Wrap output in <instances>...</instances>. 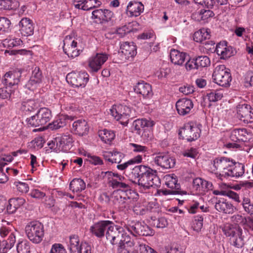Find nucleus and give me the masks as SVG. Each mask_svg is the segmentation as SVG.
Instances as JSON below:
<instances>
[{
    "mask_svg": "<svg viewBox=\"0 0 253 253\" xmlns=\"http://www.w3.org/2000/svg\"><path fill=\"white\" fill-rule=\"evenodd\" d=\"M106 237L112 245L118 244L121 249L125 248V245L130 247L134 245L133 240L126 232L124 226L115 225L113 222L106 232Z\"/></svg>",
    "mask_w": 253,
    "mask_h": 253,
    "instance_id": "nucleus-1",
    "label": "nucleus"
},
{
    "mask_svg": "<svg viewBox=\"0 0 253 253\" xmlns=\"http://www.w3.org/2000/svg\"><path fill=\"white\" fill-rule=\"evenodd\" d=\"M130 188V187L128 189L116 188V190L113 192L110 198L107 193H103L101 198L106 202L111 200L115 205L123 210L128 207L131 202L132 198L129 196L131 193Z\"/></svg>",
    "mask_w": 253,
    "mask_h": 253,
    "instance_id": "nucleus-2",
    "label": "nucleus"
},
{
    "mask_svg": "<svg viewBox=\"0 0 253 253\" xmlns=\"http://www.w3.org/2000/svg\"><path fill=\"white\" fill-rule=\"evenodd\" d=\"M233 159L226 157L215 158L211 162L212 167L211 169L212 172L214 173L221 180H223L224 178H227V172L233 166Z\"/></svg>",
    "mask_w": 253,
    "mask_h": 253,
    "instance_id": "nucleus-3",
    "label": "nucleus"
},
{
    "mask_svg": "<svg viewBox=\"0 0 253 253\" xmlns=\"http://www.w3.org/2000/svg\"><path fill=\"white\" fill-rule=\"evenodd\" d=\"M25 232L28 239L35 244L41 243L44 236V226L38 221L29 222L25 226Z\"/></svg>",
    "mask_w": 253,
    "mask_h": 253,
    "instance_id": "nucleus-4",
    "label": "nucleus"
},
{
    "mask_svg": "<svg viewBox=\"0 0 253 253\" xmlns=\"http://www.w3.org/2000/svg\"><path fill=\"white\" fill-rule=\"evenodd\" d=\"M201 124L195 122H189L184 124L179 131V135L183 139L192 142L197 140L201 133Z\"/></svg>",
    "mask_w": 253,
    "mask_h": 253,
    "instance_id": "nucleus-5",
    "label": "nucleus"
},
{
    "mask_svg": "<svg viewBox=\"0 0 253 253\" xmlns=\"http://www.w3.org/2000/svg\"><path fill=\"white\" fill-rule=\"evenodd\" d=\"M111 115L116 120L120 121L124 126L128 123L129 117L130 116L131 110L130 107L122 104H115L110 109Z\"/></svg>",
    "mask_w": 253,
    "mask_h": 253,
    "instance_id": "nucleus-6",
    "label": "nucleus"
},
{
    "mask_svg": "<svg viewBox=\"0 0 253 253\" xmlns=\"http://www.w3.org/2000/svg\"><path fill=\"white\" fill-rule=\"evenodd\" d=\"M212 79L217 84L222 86H228L232 80L230 73L224 65L217 66L212 74Z\"/></svg>",
    "mask_w": 253,
    "mask_h": 253,
    "instance_id": "nucleus-7",
    "label": "nucleus"
},
{
    "mask_svg": "<svg viewBox=\"0 0 253 253\" xmlns=\"http://www.w3.org/2000/svg\"><path fill=\"white\" fill-rule=\"evenodd\" d=\"M67 81L76 87H84L89 80V75L85 71L71 73L67 75Z\"/></svg>",
    "mask_w": 253,
    "mask_h": 253,
    "instance_id": "nucleus-8",
    "label": "nucleus"
},
{
    "mask_svg": "<svg viewBox=\"0 0 253 253\" xmlns=\"http://www.w3.org/2000/svg\"><path fill=\"white\" fill-rule=\"evenodd\" d=\"M237 117L245 124L253 123V109L247 104H241L237 106Z\"/></svg>",
    "mask_w": 253,
    "mask_h": 253,
    "instance_id": "nucleus-9",
    "label": "nucleus"
},
{
    "mask_svg": "<svg viewBox=\"0 0 253 253\" xmlns=\"http://www.w3.org/2000/svg\"><path fill=\"white\" fill-rule=\"evenodd\" d=\"M108 59V55L106 53H97L88 59V65L92 73L97 72Z\"/></svg>",
    "mask_w": 253,
    "mask_h": 253,
    "instance_id": "nucleus-10",
    "label": "nucleus"
},
{
    "mask_svg": "<svg viewBox=\"0 0 253 253\" xmlns=\"http://www.w3.org/2000/svg\"><path fill=\"white\" fill-rule=\"evenodd\" d=\"M154 162L163 169H169L174 167L175 160L168 154L160 153L154 158Z\"/></svg>",
    "mask_w": 253,
    "mask_h": 253,
    "instance_id": "nucleus-11",
    "label": "nucleus"
},
{
    "mask_svg": "<svg viewBox=\"0 0 253 253\" xmlns=\"http://www.w3.org/2000/svg\"><path fill=\"white\" fill-rule=\"evenodd\" d=\"M154 170L149 167L146 170V172H144L142 176L135 183L138 184L141 191L145 190L153 186L154 184Z\"/></svg>",
    "mask_w": 253,
    "mask_h": 253,
    "instance_id": "nucleus-12",
    "label": "nucleus"
},
{
    "mask_svg": "<svg viewBox=\"0 0 253 253\" xmlns=\"http://www.w3.org/2000/svg\"><path fill=\"white\" fill-rule=\"evenodd\" d=\"M110 224H112L110 220H100L94 223L90 228V231L92 235L99 238H103L105 232L108 229Z\"/></svg>",
    "mask_w": 253,
    "mask_h": 253,
    "instance_id": "nucleus-13",
    "label": "nucleus"
},
{
    "mask_svg": "<svg viewBox=\"0 0 253 253\" xmlns=\"http://www.w3.org/2000/svg\"><path fill=\"white\" fill-rule=\"evenodd\" d=\"M56 147L59 150L66 152L72 147L73 139L70 134L66 133L55 138Z\"/></svg>",
    "mask_w": 253,
    "mask_h": 253,
    "instance_id": "nucleus-14",
    "label": "nucleus"
},
{
    "mask_svg": "<svg viewBox=\"0 0 253 253\" xmlns=\"http://www.w3.org/2000/svg\"><path fill=\"white\" fill-rule=\"evenodd\" d=\"M212 188L211 182L201 178H196L193 181V189L197 194L204 195L208 191L212 190Z\"/></svg>",
    "mask_w": 253,
    "mask_h": 253,
    "instance_id": "nucleus-15",
    "label": "nucleus"
},
{
    "mask_svg": "<svg viewBox=\"0 0 253 253\" xmlns=\"http://www.w3.org/2000/svg\"><path fill=\"white\" fill-rule=\"evenodd\" d=\"M193 106L192 101L186 98L179 99L175 104L177 113L182 116L189 114L193 109Z\"/></svg>",
    "mask_w": 253,
    "mask_h": 253,
    "instance_id": "nucleus-16",
    "label": "nucleus"
},
{
    "mask_svg": "<svg viewBox=\"0 0 253 253\" xmlns=\"http://www.w3.org/2000/svg\"><path fill=\"white\" fill-rule=\"evenodd\" d=\"M20 77L21 73L19 71L8 72L4 75L2 82L5 85L16 90L20 82Z\"/></svg>",
    "mask_w": 253,
    "mask_h": 253,
    "instance_id": "nucleus-17",
    "label": "nucleus"
},
{
    "mask_svg": "<svg viewBox=\"0 0 253 253\" xmlns=\"http://www.w3.org/2000/svg\"><path fill=\"white\" fill-rule=\"evenodd\" d=\"M113 13L108 9H96L92 11L91 18L96 23H103L111 20Z\"/></svg>",
    "mask_w": 253,
    "mask_h": 253,
    "instance_id": "nucleus-18",
    "label": "nucleus"
},
{
    "mask_svg": "<svg viewBox=\"0 0 253 253\" xmlns=\"http://www.w3.org/2000/svg\"><path fill=\"white\" fill-rule=\"evenodd\" d=\"M214 208L218 211L225 214H232L236 209L229 201L224 198H219L217 200Z\"/></svg>",
    "mask_w": 253,
    "mask_h": 253,
    "instance_id": "nucleus-19",
    "label": "nucleus"
},
{
    "mask_svg": "<svg viewBox=\"0 0 253 253\" xmlns=\"http://www.w3.org/2000/svg\"><path fill=\"white\" fill-rule=\"evenodd\" d=\"M144 9V5L141 2L130 1L126 6V13L129 17H137L143 12Z\"/></svg>",
    "mask_w": 253,
    "mask_h": 253,
    "instance_id": "nucleus-20",
    "label": "nucleus"
},
{
    "mask_svg": "<svg viewBox=\"0 0 253 253\" xmlns=\"http://www.w3.org/2000/svg\"><path fill=\"white\" fill-rule=\"evenodd\" d=\"M43 76L39 67H35L32 71L31 78L26 86L29 89H33L38 84L42 83Z\"/></svg>",
    "mask_w": 253,
    "mask_h": 253,
    "instance_id": "nucleus-21",
    "label": "nucleus"
},
{
    "mask_svg": "<svg viewBox=\"0 0 253 253\" xmlns=\"http://www.w3.org/2000/svg\"><path fill=\"white\" fill-rule=\"evenodd\" d=\"M121 55L124 56L125 59L133 57L137 53L136 47L132 42H123L121 44Z\"/></svg>",
    "mask_w": 253,
    "mask_h": 253,
    "instance_id": "nucleus-22",
    "label": "nucleus"
},
{
    "mask_svg": "<svg viewBox=\"0 0 253 253\" xmlns=\"http://www.w3.org/2000/svg\"><path fill=\"white\" fill-rule=\"evenodd\" d=\"M134 91L143 98H150L153 95L151 85L144 81L138 82L134 87Z\"/></svg>",
    "mask_w": 253,
    "mask_h": 253,
    "instance_id": "nucleus-23",
    "label": "nucleus"
},
{
    "mask_svg": "<svg viewBox=\"0 0 253 253\" xmlns=\"http://www.w3.org/2000/svg\"><path fill=\"white\" fill-rule=\"evenodd\" d=\"M20 31L24 36H29L33 34L34 26L32 20L29 18H23L19 23Z\"/></svg>",
    "mask_w": 253,
    "mask_h": 253,
    "instance_id": "nucleus-24",
    "label": "nucleus"
},
{
    "mask_svg": "<svg viewBox=\"0 0 253 253\" xmlns=\"http://www.w3.org/2000/svg\"><path fill=\"white\" fill-rule=\"evenodd\" d=\"M74 117L66 115H60L52 123L48 125V128L55 130L63 127L66 125L69 121L73 120Z\"/></svg>",
    "mask_w": 253,
    "mask_h": 253,
    "instance_id": "nucleus-25",
    "label": "nucleus"
},
{
    "mask_svg": "<svg viewBox=\"0 0 253 253\" xmlns=\"http://www.w3.org/2000/svg\"><path fill=\"white\" fill-rule=\"evenodd\" d=\"M64 42L63 50L65 53L69 57L74 58L80 54V50L76 48L77 45V42L73 40L71 43H70L68 41V37H67Z\"/></svg>",
    "mask_w": 253,
    "mask_h": 253,
    "instance_id": "nucleus-26",
    "label": "nucleus"
},
{
    "mask_svg": "<svg viewBox=\"0 0 253 253\" xmlns=\"http://www.w3.org/2000/svg\"><path fill=\"white\" fill-rule=\"evenodd\" d=\"M148 168L144 165H138L134 167L127 175L129 180L134 183L137 182L138 179L142 176L144 172H146V170Z\"/></svg>",
    "mask_w": 253,
    "mask_h": 253,
    "instance_id": "nucleus-27",
    "label": "nucleus"
},
{
    "mask_svg": "<svg viewBox=\"0 0 253 253\" xmlns=\"http://www.w3.org/2000/svg\"><path fill=\"white\" fill-rule=\"evenodd\" d=\"M113 177H114V178H112L108 181L109 186L113 188L128 189L130 188L129 185L124 181L126 180L124 176L117 173H114Z\"/></svg>",
    "mask_w": 253,
    "mask_h": 253,
    "instance_id": "nucleus-28",
    "label": "nucleus"
},
{
    "mask_svg": "<svg viewBox=\"0 0 253 253\" xmlns=\"http://www.w3.org/2000/svg\"><path fill=\"white\" fill-rule=\"evenodd\" d=\"M72 130L75 133L83 136L87 133L89 126L84 120H78L73 123Z\"/></svg>",
    "mask_w": 253,
    "mask_h": 253,
    "instance_id": "nucleus-29",
    "label": "nucleus"
},
{
    "mask_svg": "<svg viewBox=\"0 0 253 253\" xmlns=\"http://www.w3.org/2000/svg\"><path fill=\"white\" fill-rule=\"evenodd\" d=\"M166 185L173 191H178V194H181L180 185L177 182V177L174 174L166 175L164 177Z\"/></svg>",
    "mask_w": 253,
    "mask_h": 253,
    "instance_id": "nucleus-30",
    "label": "nucleus"
},
{
    "mask_svg": "<svg viewBox=\"0 0 253 253\" xmlns=\"http://www.w3.org/2000/svg\"><path fill=\"white\" fill-rule=\"evenodd\" d=\"M220 58L223 59L228 58L232 55V48L227 45L225 42H220L215 46V51Z\"/></svg>",
    "mask_w": 253,
    "mask_h": 253,
    "instance_id": "nucleus-31",
    "label": "nucleus"
},
{
    "mask_svg": "<svg viewBox=\"0 0 253 253\" xmlns=\"http://www.w3.org/2000/svg\"><path fill=\"white\" fill-rule=\"evenodd\" d=\"M248 132L246 128H236L233 129L230 135V139L234 142H246L248 140Z\"/></svg>",
    "mask_w": 253,
    "mask_h": 253,
    "instance_id": "nucleus-32",
    "label": "nucleus"
},
{
    "mask_svg": "<svg viewBox=\"0 0 253 253\" xmlns=\"http://www.w3.org/2000/svg\"><path fill=\"white\" fill-rule=\"evenodd\" d=\"M103 156L105 160L111 163L119 164L124 158L125 155L121 152L113 150L112 152H104Z\"/></svg>",
    "mask_w": 253,
    "mask_h": 253,
    "instance_id": "nucleus-33",
    "label": "nucleus"
},
{
    "mask_svg": "<svg viewBox=\"0 0 253 253\" xmlns=\"http://www.w3.org/2000/svg\"><path fill=\"white\" fill-rule=\"evenodd\" d=\"M228 171L227 178L239 177L242 176L245 172V166L242 163H236L234 160L233 166Z\"/></svg>",
    "mask_w": 253,
    "mask_h": 253,
    "instance_id": "nucleus-34",
    "label": "nucleus"
},
{
    "mask_svg": "<svg viewBox=\"0 0 253 253\" xmlns=\"http://www.w3.org/2000/svg\"><path fill=\"white\" fill-rule=\"evenodd\" d=\"M25 203V200L23 198H12L9 200L6 210L8 213L12 214L16 210L22 206Z\"/></svg>",
    "mask_w": 253,
    "mask_h": 253,
    "instance_id": "nucleus-35",
    "label": "nucleus"
},
{
    "mask_svg": "<svg viewBox=\"0 0 253 253\" xmlns=\"http://www.w3.org/2000/svg\"><path fill=\"white\" fill-rule=\"evenodd\" d=\"M170 57L171 62L175 65H181L186 60L185 53L181 52L176 49H171L170 52Z\"/></svg>",
    "mask_w": 253,
    "mask_h": 253,
    "instance_id": "nucleus-36",
    "label": "nucleus"
},
{
    "mask_svg": "<svg viewBox=\"0 0 253 253\" xmlns=\"http://www.w3.org/2000/svg\"><path fill=\"white\" fill-rule=\"evenodd\" d=\"M38 107V104L35 100L28 99L22 102L20 109L25 114L28 115L34 112Z\"/></svg>",
    "mask_w": 253,
    "mask_h": 253,
    "instance_id": "nucleus-37",
    "label": "nucleus"
},
{
    "mask_svg": "<svg viewBox=\"0 0 253 253\" xmlns=\"http://www.w3.org/2000/svg\"><path fill=\"white\" fill-rule=\"evenodd\" d=\"M213 16L214 13L211 10L202 9L193 14L192 17L197 21H203L205 22L207 21L208 19L211 18Z\"/></svg>",
    "mask_w": 253,
    "mask_h": 253,
    "instance_id": "nucleus-38",
    "label": "nucleus"
},
{
    "mask_svg": "<svg viewBox=\"0 0 253 253\" xmlns=\"http://www.w3.org/2000/svg\"><path fill=\"white\" fill-rule=\"evenodd\" d=\"M210 30L207 28H202L195 32L193 35L194 40L198 42H202L211 37Z\"/></svg>",
    "mask_w": 253,
    "mask_h": 253,
    "instance_id": "nucleus-39",
    "label": "nucleus"
},
{
    "mask_svg": "<svg viewBox=\"0 0 253 253\" xmlns=\"http://www.w3.org/2000/svg\"><path fill=\"white\" fill-rule=\"evenodd\" d=\"M37 114L42 126L49 122L52 118L51 111L47 108H41Z\"/></svg>",
    "mask_w": 253,
    "mask_h": 253,
    "instance_id": "nucleus-40",
    "label": "nucleus"
},
{
    "mask_svg": "<svg viewBox=\"0 0 253 253\" xmlns=\"http://www.w3.org/2000/svg\"><path fill=\"white\" fill-rule=\"evenodd\" d=\"M139 222L134 220H128L127 223H125L124 225L125 231L127 230L133 236H138L139 229L141 227L139 225Z\"/></svg>",
    "mask_w": 253,
    "mask_h": 253,
    "instance_id": "nucleus-41",
    "label": "nucleus"
},
{
    "mask_svg": "<svg viewBox=\"0 0 253 253\" xmlns=\"http://www.w3.org/2000/svg\"><path fill=\"white\" fill-rule=\"evenodd\" d=\"M68 247L71 253L80 252V248H81V244H80V240L78 235H72L70 236Z\"/></svg>",
    "mask_w": 253,
    "mask_h": 253,
    "instance_id": "nucleus-42",
    "label": "nucleus"
},
{
    "mask_svg": "<svg viewBox=\"0 0 253 253\" xmlns=\"http://www.w3.org/2000/svg\"><path fill=\"white\" fill-rule=\"evenodd\" d=\"M98 135L103 142L108 144H110L115 137L114 132L107 129L99 130Z\"/></svg>",
    "mask_w": 253,
    "mask_h": 253,
    "instance_id": "nucleus-43",
    "label": "nucleus"
},
{
    "mask_svg": "<svg viewBox=\"0 0 253 253\" xmlns=\"http://www.w3.org/2000/svg\"><path fill=\"white\" fill-rule=\"evenodd\" d=\"M242 229L237 225H233L229 223H226L224 225L222 230L224 234L227 237H232L235 234H238L239 232L242 231Z\"/></svg>",
    "mask_w": 253,
    "mask_h": 253,
    "instance_id": "nucleus-44",
    "label": "nucleus"
},
{
    "mask_svg": "<svg viewBox=\"0 0 253 253\" xmlns=\"http://www.w3.org/2000/svg\"><path fill=\"white\" fill-rule=\"evenodd\" d=\"M155 124L153 121L145 118L137 119L134 121L133 126L135 130L140 131L141 128L152 127Z\"/></svg>",
    "mask_w": 253,
    "mask_h": 253,
    "instance_id": "nucleus-45",
    "label": "nucleus"
},
{
    "mask_svg": "<svg viewBox=\"0 0 253 253\" xmlns=\"http://www.w3.org/2000/svg\"><path fill=\"white\" fill-rule=\"evenodd\" d=\"M85 188V183L81 178H75L70 182V189L73 192H81Z\"/></svg>",
    "mask_w": 253,
    "mask_h": 253,
    "instance_id": "nucleus-46",
    "label": "nucleus"
},
{
    "mask_svg": "<svg viewBox=\"0 0 253 253\" xmlns=\"http://www.w3.org/2000/svg\"><path fill=\"white\" fill-rule=\"evenodd\" d=\"M31 243L26 239L19 240L16 245L17 253H31Z\"/></svg>",
    "mask_w": 253,
    "mask_h": 253,
    "instance_id": "nucleus-47",
    "label": "nucleus"
},
{
    "mask_svg": "<svg viewBox=\"0 0 253 253\" xmlns=\"http://www.w3.org/2000/svg\"><path fill=\"white\" fill-rule=\"evenodd\" d=\"M230 243L232 245L237 248H242L244 245V239L242 236V230L230 238Z\"/></svg>",
    "mask_w": 253,
    "mask_h": 253,
    "instance_id": "nucleus-48",
    "label": "nucleus"
},
{
    "mask_svg": "<svg viewBox=\"0 0 253 253\" xmlns=\"http://www.w3.org/2000/svg\"><path fill=\"white\" fill-rule=\"evenodd\" d=\"M142 161V157L140 155H137L135 157L131 158L126 162L122 164L118 165L117 168L121 170H123L126 169L128 166L140 163Z\"/></svg>",
    "mask_w": 253,
    "mask_h": 253,
    "instance_id": "nucleus-49",
    "label": "nucleus"
},
{
    "mask_svg": "<svg viewBox=\"0 0 253 253\" xmlns=\"http://www.w3.org/2000/svg\"><path fill=\"white\" fill-rule=\"evenodd\" d=\"M223 90L222 89L212 90L207 93V97L210 102H216L222 99L223 96Z\"/></svg>",
    "mask_w": 253,
    "mask_h": 253,
    "instance_id": "nucleus-50",
    "label": "nucleus"
},
{
    "mask_svg": "<svg viewBox=\"0 0 253 253\" xmlns=\"http://www.w3.org/2000/svg\"><path fill=\"white\" fill-rule=\"evenodd\" d=\"M22 41L20 39L12 37H9L2 41L4 47L9 49L20 45Z\"/></svg>",
    "mask_w": 253,
    "mask_h": 253,
    "instance_id": "nucleus-51",
    "label": "nucleus"
},
{
    "mask_svg": "<svg viewBox=\"0 0 253 253\" xmlns=\"http://www.w3.org/2000/svg\"><path fill=\"white\" fill-rule=\"evenodd\" d=\"M14 237L11 236L9 241L0 240V253H6L8 249H10L14 246Z\"/></svg>",
    "mask_w": 253,
    "mask_h": 253,
    "instance_id": "nucleus-52",
    "label": "nucleus"
},
{
    "mask_svg": "<svg viewBox=\"0 0 253 253\" xmlns=\"http://www.w3.org/2000/svg\"><path fill=\"white\" fill-rule=\"evenodd\" d=\"M150 222L152 225L157 228H164L168 225V221L164 217L157 218L156 217H151Z\"/></svg>",
    "mask_w": 253,
    "mask_h": 253,
    "instance_id": "nucleus-53",
    "label": "nucleus"
},
{
    "mask_svg": "<svg viewBox=\"0 0 253 253\" xmlns=\"http://www.w3.org/2000/svg\"><path fill=\"white\" fill-rule=\"evenodd\" d=\"M16 90L5 85L0 88V97L2 99L10 98L14 94Z\"/></svg>",
    "mask_w": 253,
    "mask_h": 253,
    "instance_id": "nucleus-54",
    "label": "nucleus"
},
{
    "mask_svg": "<svg viewBox=\"0 0 253 253\" xmlns=\"http://www.w3.org/2000/svg\"><path fill=\"white\" fill-rule=\"evenodd\" d=\"M141 226L139 229L138 236H152L154 234V231L147 225L144 222H139Z\"/></svg>",
    "mask_w": 253,
    "mask_h": 253,
    "instance_id": "nucleus-55",
    "label": "nucleus"
},
{
    "mask_svg": "<svg viewBox=\"0 0 253 253\" xmlns=\"http://www.w3.org/2000/svg\"><path fill=\"white\" fill-rule=\"evenodd\" d=\"M166 253H183V249L177 244H171L165 247Z\"/></svg>",
    "mask_w": 253,
    "mask_h": 253,
    "instance_id": "nucleus-56",
    "label": "nucleus"
},
{
    "mask_svg": "<svg viewBox=\"0 0 253 253\" xmlns=\"http://www.w3.org/2000/svg\"><path fill=\"white\" fill-rule=\"evenodd\" d=\"M196 64L198 68L207 67L210 65L211 60L207 56H200L195 59Z\"/></svg>",
    "mask_w": 253,
    "mask_h": 253,
    "instance_id": "nucleus-57",
    "label": "nucleus"
},
{
    "mask_svg": "<svg viewBox=\"0 0 253 253\" xmlns=\"http://www.w3.org/2000/svg\"><path fill=\"white\" fill-rule=\"evenodd\" d=\"M0 235L2 238H5L7 236L8 237L6 240H4L5 241H9V239H10V238L12 236L14 237V245L15 244L16 242L15 233L12 232L8 228L6 227H1L0 228Z\"/></svg>",
    "mask_w": 253,
    "mask_h": 253,
    "instance_id": "nucleus-58",
    "label": "nucleus"
},
{
    "mask_svg": "<svg viewBox=\"0 0 253 253\" xmlns=\"http://www.w3.org/2000/svg\"><path fill=\"white\" fill-rule=\"evenodd\" d=\"M203 219L202 215H198L195 216L192 226L195 231L199 232L201 230L203 226Z\"/></svg>",
    "mask_w": 253,
    "mask_h": 253,
    "instance_id": "nucleus-59",
    "label": "nucleus"
},
{
    "mask_svg": "<svg viewBox=\"0 0 253 253\" xmlns=\"http://www.w3.org/2000/svg\"><path fill=\"white\" fill-rule=\"evenodd\" d=\"M13 185L16 187L17 191L22 194L27 193L29 190V186L27 183L15 181Z\"/></svg>",
    "mask_w": 253,
    "mask_h": 253,
    "instance_id": "nucleus-60",
    "label": "nucleus"
},
{
    "mask_svg": "<svg viewBox=\"0 0 253 253\" xmlns=\"http://www.w3.org/2000/svg\"><path fill=\"white\" fill-rule=\"evenodd\" d=\"M11 25L10 21L5 17H0V31L8 32Z\"/></svg>",
    "mask_w": 253,
    "mask_h": 253,
    "instance_id": "nucleus-61",
    "label": "nucleus"
},
{
    "mask_svg": "<svg viewBox=\"0 0 253 253\" xmlns=\"http://www.w3.org/2000/svg\"><path fill=\"white\" fill-rule=\"evenodd\" d=\"M242 205L245 211L253 217V204H251L250 199L248 198L244 197L243 200Z\"/></svg>",
    "mask_w": 253,
    "mask_h": 253,
    "instance_id": "nucleus-62",
    "label": "nucleus"
},
{
    "mask_svg": "<svg viewBox=\"0 0 253 253\" xmlns=\"http://www.w3.org/2000/svg\"><path fill=\"white\" fill-rule=\"evenodd\" d=\"M26 122L29 126L37 127L42 126L37 114L29 118H27Z\"/></svg>",
    "mask_w": 253,
    "mask_h": 253,
    "instance_id": "nucleus-63",
    "label": "nucleus"
},
{
    "mask_svg": "<svg viewBox=\"0 0 253 253\" xmlns=\"http://www.w3.org/2000/svg\"><path fill=\"white\" fill-rule=\"evenodd\" d=\"M49 253H67V252L62 244L55 243L52 245Z\"/></svg>",
    "mask_w": 253,
    "mask_h": 253,
    "instance_id": "nucleus-64",
    "label": "nucleus"
}]
</instances>
